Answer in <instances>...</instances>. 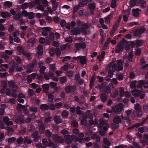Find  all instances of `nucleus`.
<instances>
[{
    "instance_id": "nucleus-50",
    "label": "nucleus",
    "mask_w": 148,
    "mask_h": 148,
    "mask_svg": "<svg viewBox=\"0 0 148 148\" xmlns=\"http://www.w3.org/2000/svg\"><path fill=\"white\" fill-rule=\"evenodd\" d=\"M82 111L80 110V107L79 106H78L77 107L76 110V113L78 115H81Z\"/></svg>"
},
{
    "instance_id": "nucleus-33",
    "label": "nucleus",
    "mask_w": 148,
    "mask_h": 148,
    "mask_svg": "<svg viewBox=\"0 0 148 148\" xmlns=\"http://www.w3.org/2000/svg\"><path fill=\"white\" fill-rule=\"evenodd\" d=\"M110 39V38H108L106 41L103 47V50H105L106 49L109 43Z\"/></svg>"
},
{
    "instance_id": "nucleus-42",
    "label": "nucleus",
    "mask_w": 148,
    "mask_h": 148,
    "mask_svg": "<svg viewBox=\"0 0 148 148\" xmlns=\"http://www.w3.org/2000/svg\"><path fill=\"white\" fill-rule=\"evenodd\" d=\"M22 17V15L21 13H18L15 14L14 17V18L16 20H19L20 18H21Z\"/></svg>"
},
{
    "instance_id": "nucleus-26",
    "label": "nucleus",
    "mask_w": 148,
    "mask_h": 148,
    "mask_svg": "<svg viewBox=\"0 0 148 148\" xmlns=\"http://www.w3.org/2000/svg\"><path fill=\"white\" fill-rule=\"evenodd\" d=\"M69 112L66 110H64L63 111L62 114L61 116L63 118H67L69 115Z\"/></svg>"
},
{
    "instance_id": "nucleus-25",
    "label": "nucleus",
    "mask_w": 148,
    "mask_h": 148,
    "mask_svg": "<svg viewBox=\"0 0 148 148\" xmlns=\"http://www.w3.org/2000/svg\"><path fill=\"white\" fill-rule=\"evenodd\" d=\"M45 134L46 136L49 138L51 139L52 137H53V134L52 132L49 130H46Z\"/></svg>"
},
{
    "instance_id": "nucleus-53",
    "label": "nucleus",
    "mask_w": 148,
    "mask_h": 148,
    "mask_svg": "<svg viewBox=\"0 0 148 148\" xmlns=\"http://www.w3.org/2000/svg\"><path fill=\"white\" fill-rule=\"evenodd\" d=\"M23 56H25L29 59L31 58V54L29 53H27L25 51L23 52Z\"/></svg>"
},
{
    "instance_id": "nucleus-60",
    "label": "nucleus",
    "mask_w": 148,
    "mask_h": 148,
    "mask_svg": "<svg viewBox=\"0 0 148 148\" xmlns=\"http://www.w3.org/2000/svg\"><path fill=\"white\" fill-rule=\"evenodd\" d=\"M49 38L51 41H53L54 40V35L52 32H50L49 34Z\"/></svg>"
},
{
    "instance_id": "nucleus-1",
    "label": "nucleus",
    "mask_w": 148,
    "mask_h": 148,
    "mask_svg": "<svg viewBox=\"0 0 148 148\" xmlns=\"http://www.w3.org/2000/svg\"><path fill=\"white\" fill-rule=\"evenodd\" d=\"M134 109L136 111H134L133 112L134 116L141 118L142 116L143 113L140 104H136L135 105Z\"/></svg>"
},
{
    "instance_id": "nucleus-37",
    "label": "nucleus",
    "mask_w": 148,
    "mask_h": 148,
    "mask_svg": "<svg viewBox=\"0 0 148 148\" xmlns=\"http://www.w3.org/2000/svg\"><path fill=\"white\" fill-rule=\"evenodd\" d=\"M11 91H12L11 93L12 96L14 98H16L17 97V90H11Z\"/></svg>"
},
{
    "instance_id": "nucleus-24",
    "label": "nucleus",
    "mask_w": 148,
    "mask_h": 148,
    "mask_svg": "<svg viewBox=\"0 0 148 148\" xmlns=\"http://www.w3.org/2000/svg\"><path fill=\"white\" fill-rule=\"evenodd\" d=\"M53 119L56 124H59L62 123L61 118L59 116H56L53 118Z\"/></svg>"
},
{
    "instance_id": "nucleus-35",
    "label": "nucleus",
    "mask_w": 148,
    "mask_h": 148,
    "mask_svg": "<svg viewBox=\"0 0 148 148\" xmlns=\"http://www.w3.org/2000/svg\"><path fill=\"white\" fill-rule=\"evenodd\" d=\"M71 126L74 127L76 128L78 127V122L76 120H74L71 122Z\"/></svg>"
},
{
    "instance_id": "nucleus-54",
    "label": "nucleus",
    "mask_w": 148,
    "mask_h": 148,
    "mask_svg": "<svg viewBox=\"0 0 148 148\" xmlns=\"http://www.w3.org/2000/svg\"><path fill=\"white\" fill-rule=\"evenodd\" d=\"M29 12H28L26 10H23L22 12V16H23L24 17H27Z\"/></svg>"
},
{
    "instance_id": "nucleus-52",
    "label": "nucleus",
    "mask_w": 148,
    "mask_h": 148,
    "mask_svg": "<svg viewBox=\"0 0 148 148\" xmlns=\"http://www.w3.org/2000/svg\"><path fill=\"white\" fill-rule=\"evenodd\" d=\"M104 92L107 93H110L111 92L110 88L108 86H106L104 90Z\"/></svg>"
},
{
    "instance_id": "nucleus-45",
    "label": "nucleus",
    "mask_w": 148,
    "mask_h": 148,
    "mask_svg": "<svg viewBox=\"0 0 148 148\" xmlns=\"http://www.w3.org/2000/svg\"><path fill=\"white\" fill-rule=\"evenodd\" d=\"M117 0H112V1L111 7L113 8H115L116 5V1Z\"/></svg>"
},
{
    "instance_id": "nucleus-17",
    "label": "nucleus",
    "mask_w": 148,
    "mask_h": 148,
    "mask_svg": "<svg viewBox=\"0 0 148 148\" xmlns=\"http://www.w3.org/2000/svg\"><path fill=\"white\" fill-rule=\"evenodd\" d=\"M113 121L115 123L119 124L121 123V119L119 116L117 115L114 117L113 120Z\"/></svg>"
},
{
    "instance_id": "nucleus-34",
    "label": "nucleus",
    "mask_w": 148,
    "mask_h": 148,
    "mask_svg": "<svg viewBox=\"0 0 148 148\" xmlns=\"http://www.w3.org/2000/svg\"><path fill=\"white\" fill-rule=\"evenodd\" d=\"M16 140V142L18 144H22L23 142H24L23 138L22 136L19 137Z\"/></svg>"
},
{
    "instance_id": "nucleus-4",
    "label": "nucleus",
    "mask_w": 148,
    "mask_h": 148,
    "mask_svg": "<svg viewBox=\"0 0 148 148\" xmlns=\"http://www.w3.org/2000/svg\"><path fill=\"white\" fill-rule=\"evenodd\" d=\"M53 139L54 142L59 143H63L64 142L63 138L57 134H55L53 135Z\"/></svg>"
},
{
    "instance_id": "nucleus-40",
    "label": "nucleus",
    "mask_w": 148,
    "mask_h": 148,
    "mask_svg": "<svg viewBox=\"0 0 148 148\" xmlns=\"http://www.w3.org/2000/svg\"><path fill=\"white\" fill-rule=\"evenodd\" d=\"M135 43L136 47L138 48L142 44V41L141 40H138L136 41Z\"/></svg>"
},
{
    "instance_id": "nucleus-31",
    "label": "nucleus",
    "mask_w": 148,
    "mask_h": 148,
    "mask_svg": "<svg viewBox=\"0 0 148 148\" xmlns=\"http://www.w3.org/2000/svg\"><path fill=\"white\" fill-rule=\"evenodd\" d=\"M1 16L3 18H5L7 17H9L10 16L9 13L2 12L1 14Z\"/></svg>"
},
{
    "instance_id": "nucleus-43",
    "label": "nucleus",
    "mask_w": 148,
    "mask_h": 148,
    "mask_svg": "<svg viewBox=\"0 0 148 148\" xmlns=\"http://www.w3.org/2000/svg\"><path fill=\"white\" fill-rule=\"evenodd\" d=\"M119 92L120 93V96L121 97H123L125 93L123 88L122 87L120 88Z\"/></svg>"
},
{
    "instance_id": "nucleus-62",
    "label": "nucleus",
    "mask_w": 148,
    "mask_h": 148,
    "mask_svg": "<svg viewBox=\"0 0 148 148\" xmlns=\"http://www.w3.org/2000/svg\"><path fill=\"white\" fill-rule=\"evenodd\" d=\"M15 59L18 64H21V60L20 58L18 56H16L15 58Z\"/></svg>"
},
{
    "instance_id": "nucleus-9",
    "label": "nucleus",
    "mask_w": 148,
    "mask_h": 148,
    "mask_svg": "<svg viewBox=\"0 0 148 148\" xmlns=\"http://www.w3.org/2000/svg\"><path fill=\"white\" fill-rule=\"evenodd\" d=\"M8 83L9 87L11 90L17 89L18 86L14 81L11 80L9 81Z\"/></svg>"
},
{
    "instance_id": "nucleus-36",
    "label": "nucleus",
    "mask_w": 148,
    "mask_h": 148,
    "mask_svg": "<svg viewBox=\"0 0 148 148\" xmlns=\"http://www.w3.org/2000/svg\"><path fill=\"white\" fill-rule=\"evenodd\" d=\"M16 140V139L15 137H12L8 139V142L9 143L11 144L14 143Z\"/></svg>"
},
{
    "instance_id": "nucleus-44",
    "label": "nucleus",
    "mask_w": 148,
    "mask_h": 148,
    "mask_svg": "<svg viewBox=\"0 0 148 148\" xmlns=\"http://www.w3.org/2000/svg\"><path fill=\"white\" fill-rule=\"evenodd\" d=\"M14 131V129L11 128H9L8 130V135L9 136H11L12 134Z\"/></svg>"
},
{
    "instance_id": "nucleus-3",
    "label": "nucleus",
    "mask_w": 148,
    "mask_h": 148,
    "mask_svg": "<svg viewBox=\"0 0 148 148\" xmlns=\"http://www.w3.org/2000/svg\"><path fill=\"white\" fill-rule=\"evenodd\" d=\"M133 95L136 97H139L141 99H143L145 97V94L142 92V90H135L133 92Z\"/></svg>"
},
{
    "instance_id": "nucleus-28",
    "label": "nucleus",
    "mask_w": 148,
    "mask_h": 148,
    "mask_svg": "<svg viewBox=\"0 0 148 148\" xmlns=\"http://www.w3.org/2000/svg\"><path fill=\"white\" fill-rule=\"evenodd\" d=\"M145 82V81L143 80H141L138 82V84L137 86V88L139 89L140 88L142 89V87L143 86L144 83Z\"/></svg>"
},
{
    "instance_id": "nucleus-29",
    "label": "nucleus",
    "mask_w": 148,
    "mask_h": 148,
    "mask_svg": "<svg viewBox=\"0 0 148 148\" xmlns=\"http://www.w3.org/2000/svg\"><path fill=\"white\" fill-rule=\"evenodd\" d=\"M35 16V14L33 12H29L28 14L27 17L29 19H33Z\"/></svg>"
},
{
    "instance_id": "nucleus-6",
    "label": "nucleus",
    "mask_w": 148,
    "mask_h": 148,
    "mask_svg": "<svg viewBox=\"0 0 148 148\" xmlns=\"http://www.w3.org/2000/svg\"><path fill=\"white\" fill-rule=\"evenodd\" d=\"M124 49V44L121 42L118 43L115 48V52L117 53H119L121 52Z\"/></svg>"
},
{
    "instance_id": "nucleus-19",
    "label": "nucleus",
    "mask_w": 148,
    "mask_h": 148,
    "mask_svg": "<svg viewBox=\"0 0 148 148\" xmlns=\"http://www.w3.org/2000/svg\"><path fill=\"white\" fill-rule=\"evenodd\" d=\"M113 12H111L106 18H105V19L106 22L108 23H110V21L113 17Z\"/></svg>"
},
{
    "instance_id": "nucleus-48",
    "label": "nucleus",
    "mask_w": 148,
    "mask_h": 148,
    "mask_svg": "<svg viewBox=\"0 0 148 148\" xmlns=\"http://www.w3.org/2000/svg\"><path fill=\"white\" fill-rule=\"evenodd\" d=\"M12 2L9 1H6L5 3V6L10 8L12 6Z\"/></svg>"
},
{
    "instance_id": "nucleus-21",
    "label": "nucleus",
    "mask_w": 148,
    "mask_h": 148,
    "mask_svg": "<svg viewBox=\"0 0 148 148\" xmlns=\"http://www.w3.org/2000/svg\"><path fill=\"white\" fill-rule=\"evenodd\" d=\"M64 138L66 140V142L67 143H70L72 142V140L70 135L69 134L65 135L64 136Z\"/></svg>"
},
{
    "instance_id": "nucleus-49",
    "label": "nucleus",
    "mask_w": 148,
    "mask_h": 148,
    "mask_svg": "<svg viewBox=\"0 0 148 148\" xmlns=\"http://www.w3.org/2000/svg\"><path fill=\"white\" fill-rule=\"evenodd\" d=\"M40 68V72L42 74H43L45 73H44L45 70L46 68L45 66L41 67L39 68Z\"/></svg>"
},
{
    "instance_id": "nucleus-47",
    "label": "nucleus",
    "mask_w": 148,
    "mask_h": 148,
    "mask_svg": "<svg viewBox=\"0 0 148 148\" xmlns=\"http://www.w3.org/2000/svg\"><path fill=\"white\" fill-rule=\"evenodd\" d=\"M55 53L57 56H60L61 54V51L59 48H56L55 51Z\"/></svg>"
},
{
    "instance_id": "nucleus-14",
    "label": "nucleus",
    "mask_w": 148,
    "mask_h": 148,
    "mask_svg": "<svg viewBox=\"0 0 148 148\" xmlns=\"http://www.w3.org/2000/svg\"><path fill=\"white\" fill-rule=\"evenodd\" d=\"M143 0H131L130 2V5L131 7L134 6L136 4L141 3Z\"/></svg>"
},
{
    "instance_id": "nucleus-39",
    "label": "nucleus",
    "mask_w": 148,
    "mask_h": 148,
    "mask_svg": "<svg viewBox=\"0 0 148 148\" xmlns=\"http://www.w3.org/2000/svg\"><path fill=\"white\" fill-rule=\"evenodd\" d=\"M116 78L119 80L121 81L123 79V76L122 73L118 74L116 75Z\"/></svg>"
},
{
    "instance_id": "nucleus-51",
    "label": "nucleus",
    "mask_w": 148,
    "mask_h": 148,
    "mask_svg": "<svg viewBox=\"0 0 148 148\" xmlns=\"http://www.w3.org/2000/svg\"><path fill=\"white\" fill-rule=\"evenodd\" d=\"M28 93L30 96H32L34 95V92L33 90L29 88L28 90Z\"/></svg>"
},
{
    "instance_id": "nucleus-16",
    "label": "nucleus",
    "mask_w": 148,
    "mask_h": 148,
    "mask_svg": "<svg viewBox=\"0 0 148 148\" xmlns=\"http://www.w3.org/2000/svg\"><path fill=\"white\" fill-rule=\"evenodd\" d=\"M37 49L38 52L37 54L39 56H42L43 53V49L42 45H38Z\"/></svg>"
},
{
    "instance_id": "nucleus-61",
    "label": "nucleus",
    "mask_w": 148,
    "mask_h": 148,
    "mask_svg": "<svg viewBox=\"0 0 148 148\" xmlns=\"http://www.w3.org/2000/svg\"><path fill=\"white\" fill-rule=\"evenodd\" d=\"M119 25V23L118 22H115V24L113 27V29H114V30H116L118 29Z\"/></svg>"
},
{
    "instance_id": "nucleus-10",
    "label": "nucleus",
    "mask_w": 148,
    "mask_h": 148,
    "mask_svg": "<svg viewBox=\"0 0 148 148\" xmlns=\"http://www.w3.org/2000/svg\"><path fill=\"white\" fill-rule=\"evenodd\" d=\"M15 121L17 124H23L25 122V120L23 119V116L22 115H19L17 118L15 119Z\"/></svg>"
},
{
    "instance_id": "nucleus-41",
    "label": "nucleus",
    "mask_w": 148,
    "mask_h": 148,
    "mask_svg": "<svg viewBox=\"0 0 148 148\" xmlns=\"http://www.w3.org/2000/svg\"><path fill=\"white\" fill-rule=\"evenodd\" d=\"M100 124L102 125H104L107 124V120L100 119L99 120Z\"/></svg>"
},
{
    "instance_id": "nucleus-32",
    "label": "nucleus",
    "mask_w": 148,
    "mask_h": 148,
    "mask_svg": "<svg viewBox=\"0 0 148 148\" xmlns=\"http://www.w3.org/2000/svg\"><path fill=\"white\" fill-rule=\"evenodd\" d=\"M39 127L40 133L41 134H43L45 129V125L43 124H42Z\"/></svg>"
},
{
    "instance_id": "nucleus-15",
    "label": "nucleus",
    "mask_w": 148,
    "mask_h": 148,
    "mask_svg": "<svg viewBox=\"0 0 148 148\" xmlns=\"http://www.w3.org/2000/svg\"><path fill=\"white\" fill-rule=\"evenodd\" d=\"M71 32L73 35L77 36L80 33V28L79 27H76L72 29Z\"/></svg>"
},
{
    "instance_id": "nucleus-18",
    "label": "nucleus",
    "mask_w": 148,
    "mask_h": 148,
    "mask_svg": "<svg viewBox=\"0 0 148 148\" xmlns=\"http://www.w3.org/2000/svg\"><path fill=\"white\" fill-rule=\"evenodd\" d=\"M100 98L101 101L102 102H105L107 100L108 97L106 94L104 92H102L101 94Z\"/></svg>"
},
{
    "instance_id": "nucleus-57",
    "label": "nucleus",
    "mask_w": 148,
    "mask_h": 148,
    "mask_svg": "<svg viewBox=\"0 0 148 148\" xmlns=\"http://www.w3.org/2000/svg\"><path fill=\"white\" fill-rule=\"evenodd\" d=\"M66 75L69 77H72L73 75V72L72 71H67L66 72Z\"/></svg>"
},
{
    "instance_id": "nucleus-27",
    "label": "nucleus",
    "mask_w": 148,
    "mask_h": 148,
    "mask_svg": "<svg viewBox=\"0 0 148 148\" xmlns=\"http://www.w3.org/2000/svg\"><path fill=\"white\" fill-rule=\"evenodd\" d=\"M138 9H134L132 10V14L133 16L135 17H137L139 15L138 12Z\"/></svg>"
},
{
    "instance_id": "nucleus-2",
    "label": "nucleus",
    "mask_w": 148,
    "mask_h": 148,
    "mask_svg": "<svg viewBox=\"0 0 148 148\" xmlns=\"http://www.w3.org/2000/svg\"><path fill=\"white\" fill-rule=\"evenodd\" d=\"M123 104L121 103H119L116 104L114 107L112 108V110L113 112L117 113L122 111L123 108Z\"/></svg>"
},
{
    "instance_id": "nucleus-46",
    "label": "nucleus",
    "mask_w": 148,
    "mask_h": 148,
    "mask_svg": "<svg viewBox=\"0 0 148 148\" xmlns=\"http://www.w3.org/2000/svg\"><path fill=\"white\" fill-rule=\"evenodd\" d=\"M60 133L64 136L65 135H66L69 134V132L68 130L65 129L62 130L60 131Z\"/></svg>"
},
{
    "instance_id": "nucleus-55",
    "label": "nucleus",
    "mask_w": 148,
    "mask_h": 148,
    "mask_svg": "<svg viewBox=\"0 0 148 148\" xmlns=\"http://www.w3.org/2000/svg\"><path fill=\"white\" fill-rule=\"evenodd\" d=\"M32 143V141L31 140L27 138L25 139L24 140V143L25 144L26 143L28 145L31 144Z\"/></svg>"
},
{
    "instance_id": "nucleus-58",
    "label": "nucleus",
    "mask_w": 148,
    "mask_h": 148,
    "mask_svg": "<svg viewBox=\"0 0 148 148\" xmlns=\"http://www.w3.org/2000/svg\"><path fill=\"white\" fill-rule=\"evenodd\" d=\"M53 19L56 23H60V18L58 16H54Z\"/></svg>"
},
{
    "instance_id": "nucleus-64",
    "label": "nucleus",
    "mask_w": 148,
    "mask_h": 148,
    "mask_svg": "<svg viewBox=\"0 0 148 148\" xmlns=\"http://www.w3.org/2000/svg\"><path fill=\"white\" fill-rule=\"evenodd\" d=\"M143 110L145 113H148V105H145L143 107Z\"/></svg>"
},
{
    "instance_id": "nucleus-22",
    "label": "nucleus",
    "mask_w": 148,
    "mask_h": 148,
    "mask_svg": "<svg viewBox=\"0 0 148 148\" xmlns=\"http://www.w3.org/2000/svg\"><path fill=\"white\" fill-rule=\"evenodd\" d=\"M30 111L33 113H36L38 112V108L35 105L29 107Z\"/></svg>"
},
{
    "instance_id": "nucleus-8",
    "label": "nucleus",
    "mask_w": 148,
    "mask_h": 148,
    "mask_svg": "<svg viewBox=\"0 0 148 148\" xmlns=\"http://www.w3.org/2000/svg\"><path fill=\"white\" fill-rule=\"evenodd\" d=\"M76 89L75 86H73L68 85L65 88L64 91L67 93L72 92L75 91Z\"/></svg>"
},
{
    "instance_id": "nucleus-38",
    "label": "nucleus",
    "mask_w": 148,
    "mask_h": 148,
    "mask_svg": "<svg viewBox=\"0 0 148 148\" xmlns=\"http://www.w3.org/2000/svg\"><path fill=\"white\" fill-rule=\"evenodd\" d=\"M134 55L132 52L131 51L129 53V54L127 58V60L128 61L132 62L133 58Z\"/></svg>"
},
{
    "instance_id": "nucleus-56",
    "label": "nucleus",
    "mask_w": 148,
    "mask_h": 148,
    "mask_svg": "<svg viewBox=\"0 0 148 148\" xmlns=\"http://www.w3.org/2000/svg\"><path fill=\"white\" fill-rule=\"evenodd\" d=\"M17 49L20 52H21L22 54L25 51L24 48L21 46H18L17 47Z\"/></svg>"
},
{
    "instance_id": "nucleus-12",
    "label": "nucleus",
    "mask_w": 148,
    "mask_h": 148,
    "mask_svg": "<svg viewBox=\"0 0 148 148\" xmlns=\"http://www.w3.org/2000/svg\"><path fill=\"white\" fill-rule=\"evenodd\" d=\"M32 138H34V142H37L40 139V137L38 136V131H35L32 134Z\"/></svg>"
},
{
    "instance_id": "nucleus-7",
    "label": "nucleus",
    "mask_w": 148,
    "mask_h": 148,
    "mask_svg": "<svg viewBox=\"0 0 148 148\" xmlns=\"http://www.w3.org/2000/svg\"><path fill=\"white\" fill-rule=\"evenodd\" d=\"M82 26L80 28V32H82L83 34L86 35L87 34V30L89 28L88 25L86 23H84L82 25Z\"/></svg>"
},
{
    "instance_id": "nucleus-30",
    "label": "nucleus",
    "mask_w": 148,
    "mask_h": 148,
    "mask_svg": "<svg viewBox=\"0 0 148 148\" xmlns=\"http://www.w3.org/2000/svg\"><path fill=\"white\" fill-rule=\"evenodd\" d=\"M29 6V3L25 2L22 4L21 5L20 7L21 9L24 10L27 9L28 7Z\"/></svg>"
},
{
    "instance_id": "nucleus-23",
    "label": "nucleus",
    "mask_w": 148,
    "mask_h": 148,
    "mask_svg": "<svg viewBox=\"0 0 148 148\" xmlns=\"http://www.w3.org/2000/svg\"><path fill=\"white\" fill-rule=\"evenodd\" d=\"M40 108L42 111H45L48 110L49 106L46 104H42L40 107Z\"/></svg>"
},
{
    "instance_id": "nucleus-11",
    "label": "nucleus",
    "mask_w": 148,
    "mask_h": 148,
    "mask_svg": "<svg viewBox=\"0 0 148 148\" xmlns=\"http://www.w3.org/2000/svg\"><path fill=\"white\" fill-rule=\"evenodd\" d=\"M78 59L79 60L80 63L81 64L84 65L86 64L87 58L85 56H79L77 57Z\"/></svg>"
},
{
    "instance_id": "nucleus-59",
    "label": "nucleus",
    "mask_w": 148,
    "mask_h": 148,
    "mask_svg": "<svg viewBox=\"0 0 148 148\" xmlns=\"http://www.w3.org/2000/svg\"><path fill=\"white\" fill-rule=\"evenodd\" d=\"M50 87L51 88H54L55 87L57 86V83L52 82H51L49 83Z\"/></svg>"
},
{
    "instance_id": "nucleus-20",
    "label": "nucleus",
    "mask_w": 148,
    "mask_h": 148,
    "mask_svg": "<svg viewBox=\"0 0 148 148\" xmlns=\"http://www.w3.org/2000/svg\"><path fill=\"white\" fill-rule=\"evenodd\" d=\"M49 88V85L48 84H45L42 85L43 91L45 93H47L48 92Z\"/></svg>"
},
{
    "instance_id": "nucleus-13",
    "label": "nucleus",
    "mask_w": 148,
    "mask_h": 148,
    "mask_svg": "<svg viewBox=\"0 0 148 148\" xmlns=\"http://www.w3.org/2000/svg\"><path fill=\"white\" fill-rule=\"evenodd\" d=\"M42 142L43 144L46 146L51 147L53 144V143L51 140H49V141L48 142L46 138H43Z\"/></svg>"
},
{
    "instance_id": "nucleus-5",
    "label": "nucleus",
    "mask_w": 148,
    "mask_h": 148,
    "mask_svg": "<svg viewBox=\"0 0 148 148\" xmlns=\"http://www.w3.org/2000/svg\"><path fill=\"white\" fill-rule=\"evenodd\" d=\"M74 45L77 51L80 50L81 49H84L86 48V46L85 43L83 42L75 43Z\"/></svg>"
},
{
    "instance_id": "nucleus-63",
    "label": "nucleus",
    "mask_w": 148,
    "mask_h": 148,
    "mask_svg": "<svg viewBox=\"0 0 148 148\" xmlns=\"http://www.w3.org/2000/svg\"><path fill=\"white\" fill-rule=\"evenodd\" d=\"M89 8L90 10H94L95 8V6L93 4L90 3L89 5Z\"/></svg>"
}]
</instances>
